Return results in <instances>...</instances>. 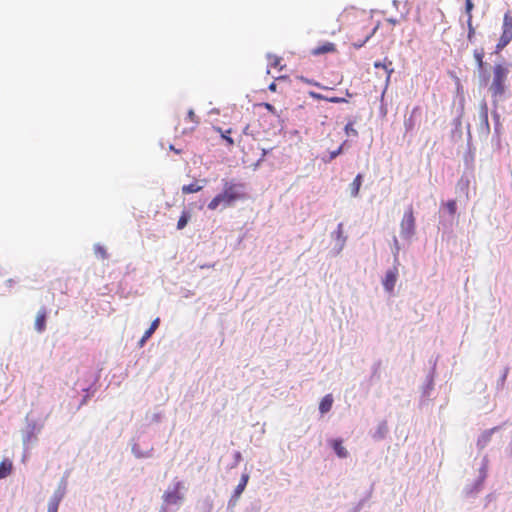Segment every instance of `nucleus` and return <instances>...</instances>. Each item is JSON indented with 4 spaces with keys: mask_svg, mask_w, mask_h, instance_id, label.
Returning <instances> with one entry per match:
<instances>
[{
    "mask_svg": "<svg viewBox=\"0 0 512 512\" xmlns=\"http://www.w3.org/2000/svg\"><path fill=\"white\" fill-rule=\"evenodd\" d=\"M247 198L245 185L243 183H235L232 181H225L223 190L217 194L209 203V210H216L220 205L223 207H230L237 201Z\"/></svg>",
    "mask_w": 512,
    "mask_h": 512,
    "instance_id": "1",
    "label": "nucleus"
},
{
    "mask_svg": "<svg viewBox=\"0 0 512 512\" xmlns=\"http://www.w3.org/2000/svg\"><path fill=\"white\" fill-rule=\"evenodd\" d=\"M509 74L508 64H496L493 67V78L489 91L491 92L492 98L501 97L505 93L506 81Z\"/></svg>",
    "mask_w": 512,
    "mask_h": 512,
    "instance_id": "2",
    "label": "nucleus"
},
{
    "mask_svg": "<svg viewBox=\"0 0 512 512\" xmlns=\"http://www.w3.org/2000/svg\"><path fill=\"white\" fill-rule=\"evenodd\" d=\"M512 41V15L506 12L503 17L502 34L496 45V51L504 49Z\"/></svg>",
    "mask_w": 512,
    "mask_h": 512,
    "instance_id": "3",
    "label": "nucleus"
},
{
    "mask_svg": "<svg viewBox=\"0 0 512 512\" xmlns=\"http://www.w3.org/2000/svg\"><path fill=\"white\" fill-rule=\"evenodd\" d=\"M400 231L404 238H411L415 233V218L411 205L404 212L400 223Z\"/></svg>",
    "mask_w": 512,
    "mask_h": 512,
    "instance_id": "4",
    "label": "nucleus"
},
{
    "mask_svg": "<svg viewBox=\"0 0 512 512\" xmlns=\"http://www.w3.org/2000/svg\"><path fill=\"white\" fill-rule=\"evenodd\" d=\"M183 488L182 482H177L172 491H166L163 494V501L165 505H176L181 502L183 496L180 493V490Z\"/></svg>",
    "mask_w": 512,
    "mask_h": 512,
    "instance_id": "5",
    "label": "nucleus"
},
{
    "mask_svg": "<svg viewBox=\"0 0 512 512\" xmlns=\"http://www.w3.org/2000/svg\"><path fill=\"white\" fill-rule=\"evenodd\" d=\"M398 277V269L396 267H393L392 269L388 270L385 274V277L382 281V284L384 286V289L391 293L394 290L396 281Z\"/></svg>",
    "mask_w": 512,
    "mask_h": 512,
    "instance_id": "6",
    "label": "nucleus"
},
{
    "mask_svg": "<svg viewBox=\"0 0 512 512\" xmlns=\"http://www.w3.org/2000/svg\"><path fill=\"white\" fill-rule=\"evenodd\" d=\"M185 121H187L190 125L187 128L182 129V134L194 131L197 125L199 124V118L192 109L188 111Z\"/></svg>",
    "mask_w": 512,
    "mask_h": 512,
    "instance_id": "7",
    "label": "nucleus"
},
{
    "mask_svg": "<svg viewBox=\"0 0 512 512\" xmlns=\"http://www.w3.org/2000/svg\"><path fill=\"white\" fill-rule=\"evenodd\" d=\"M334 52H336V46L334 43L331 42H325L311 50V54L314 56Z\"/></svg>",
    "mask_w": 512,
    "mask_h": 512,
    "instance_id": "8",
    "label": "nucleus"
},
{
    "mask_svg": "<svg viewBox=\"0 0 512 512\" xmlns=\"http://www.w3.org/2000/svg\"><path fill=\"white\" fill-rule=\"evenodd\" d=\"M46 318H47V310L46 308L42 307L37 315H36V319H35V329L41 333L45 330L46 328Z\"/></svg>",
    "mask_w": 512,
    "mask_h": 512,
    "instance_id": "9",
    "label": "nucleus"
},
{
    "mask_svg": "<svg viewBox=\"0 0 512 512\" xmlns=\"http://www.w3.org/2000/svg\"><path fill=\"white\" fill-rule=\"evenodd\" d=\"M308 95L315 99V100H324V101H328V102H331V103H344V102H347V99L344 98V97H337V96H333V97H327L323 94H320V93H317V92H314V91H309L308 92Z\"/></svg>",
    "mask_w": 512,
    "mask_h": 512,
    "instance_id": "10",
    "label": "nucleus"
},
{
    "mask_svg": "<svg viewBox=\"0 0 512 512\" xmlns=\"http://www.w3.org/2000/svg\"><path fill=\"white\" fill-rule=\"evenodd\" d=\"M160 323V319L156 318L152 321L150 327L145 331L144 335L140 339L138 345L139 347H143L146 341L152 336V334L156 331Z\"/></svg>",
    "mask_w": 512,
    "mask_h": 512,
    "instance_id": "11",
    "label": "nucleus"
},
{
    "mask_svg": "<svg viewBox=\"0 0 512 512\" xmlns=\"http://www.w3.org/2000/svg\"><path fill=\"white\" fill-rule=\"evenodd\" d=\"M331 446L339 458H346L348 456V451L343 446V441L341 439L332 440Z\"/></svg>",
    "mask_w": 512,
    "mask_h": 512,
    "instance_id": "12",
    "label": "nucleus"
},
{
    "mask_svg": "<svg viewBox=\"0 0 512 512\" xmlns=\"http://www.w3.org/2000/svg\"><path fill=\"white\" fill-rule=\"evenodd\" d=\"M362 182H363V175L362 174H358L354 178L352 183L350 184V195H351V197L355 198V197H357L359 195L360 188L362 186Z\"/></svg>",
    "mask_w": 512,
    "mask_h": 512,
    "instance_id": "13",
    "label": "nucleus"
},
{
    "mask_svg": "<svg viewBox=\"0 0 512 512\" xmlns=\"http://www.w3.org/2000/svg\"><path fill=\"white\" fill-rule=\"evenodd\" d=\"M13 470V463L10 459H4L0 463V479L8 477Z\"/></svg>",
    "mask_w": 512,
    "mask_h": 512,
    "instance_id": "14",
    "label": "nucleus"
},
{
    "mask_svg": "<svg viewBox=\"0 0 512 512\" xmlns=\"http://www.w3.org/2000/svg\"><path fill=\"white\" fill-rule=\"evenodd\" d=\"M374 67L375 68H383L387 73L386 81L388 82L390 80V77L394 72V69L392 68L391 60L385 58L383 62L377 61L374 63Z\"/></svg>",
    "mask_w": 512,
    "mask_h": 512,
    "instance_id": "15",
    "label": "nucleus"
},
{
    "mask_svg": "<svg viewBox=\"0 0 512 512\" xmlns=\"http://www.w3.org/2000/svg\"><path fill=\"white\" fill-rule=\"evenodd\" d=\"M62 493H54L48 502L47 512H58L59 504L62 500Z\"/></svg>",
    "mask_w": 512,
    "mask_h": 512,
    "instance_id": "16",
    "label": "nucleus"
},
{
    "mask_svg": "<svg viewBox=\"0 0 512 512\" xmlns=\"http://www.w3.org/2000/svg\"><path fill=\"white\" fill-rule=\"evenodd\" d=\"M213 129L220 134L221 138L226 142V145L228 147H232L234 145L233 138L230 137V134L232 133V129L229 128L227 130H223L221 127H213Z\"/></svg>",
    "mask_w": 512,
    "mask_h": 512,
    "instance_id": "17",
    "label": "nucleus"
},
{
    "mask_svg": "<svg viewBox=\"0 0 512 512\" xmlns=\"http://www.w3.org/2000/svg\"><path fill=\"white\" fill-rule=\"evenodd\" d=\"M332 405H333V397L331 394H327L322 398V400L319 404V410L322 414H325L331 410Z\"/></svg>",
    "mask_w": 512,
    "mask_h": 512,
    "instance_id": "18",
    "label": "nucleus"
},
{
    "mask_svg": "<svg viewBox=\"0 0 512 512\" xmlns=\"http://www.w3.org/2000/svg\"><path fill=\"white\" fill-rule=\"evenodd\" d=\"M377 30V26L367 31L363 36V39H358L352 42L354 48L359 49L365 45V43L374 35Z\"/></svg>",
    "mask_w": 512,
    "mask_h": 512,
    "instance_id": "19",
    "label": "nucleus"
},
{
    "mask_svg": "<svg viewBox=\"0 0 512 512\" xmlns=\"http://www.w3.org/2000/svg\"><path fill=\"white\" fill-rule=\"evenodd\" d=\"M248 480H249V475L247 473L242 474L240 482L234 490L235 498H238L242 494V492L245 490Z\"/></svg>",
    "mask_w": 512,
    "mask_h": 512,
    "instance_id": "20",
    "label": "nucleus"
},
{
    "mask_svg": "<svg viewBox=\"0 0 512 512\" xmlns=\"http://www.w3.org/2000/svg\"><path fill=\"white\" fill-rule=\"evenodd\" d=\"M191 219V214L190 212L184 210L181 214V216L179 217V220L177 222V229L178 230H182L186 227L187 223L189 222V220Z\"/></svg>",
    "mask_w": 512,
    "mask_h": 512,
    "instance_id": "21",
    "label": "nucleus"
},
{
    "mask_svg": "<svg viewBox=\"0 0 512 512\" xmlns=\"http://www.w3.org/2000/svg\"><path fill=\"white\" fill-rule=\"evenodd\" d=\"M418 109H419L418 107H415L412 110L410 117L404 121V126H405L406 131H412L414 129V127L416 125L414 115L418 111Z\"/></svg>",
    "mask_w": 512,
    "mask_h": 512,
    "instance_id": "22",
    "label": "nucleus"
},
{
    "mask_svg": "<svg viewBox=\"0 0 512 512\" xmlns=\"http://www.w3.org/2000/svg\"><path fill=\"white\" fill-rule=\"evenodd\" d=\"M494 429L486 430L478 439V445L484 447L491 439Z\"/></svg>",
    "mask_w": 512,
    "mask_h": 512,
    "instance_id": "23",
    "label": "nucleus"
},
{
    "mask_svg": "<svg viewBox=\"0 0 512 512\" xmlns=\"http://www.w3.org/2000/svg\"><path fill=\"white\" fill-rule=\"evenodd\" d=\"M297 80H299L300 82H303L305 84H308V85H312V86H315V87H318L320 89H324V90H327L328 87L322 85L321 83L313 80V79H309L307 77H304V76H297Z\"/></svg>",
    "mask_w": 512,
    "mask_h": 512,
    "instance_id": "24",
    "label": "nucleus"
},
{
    "mask_svg": "<svg viewBox=\"0 0 512 512\" xmlns=\"http://www.w3.org/2000/svg\"><path fill=\"white\" fill-rule=\"evenodd\" d=\"M268 60H269L270 66H272L274 68H278L279 70L283 69L284 65L281 64V62H282L281 57H279L277 55L269 54Z\"/></svg>",
    "mask_w": 512,
    "mask_h": 512,
    "instance_id": "25",
    "label": "nucleus"
},
{
    "mask_svg": "<svg viewBox=\"0 0 512 512\" xmlns=\"http://www.w3.org/2000/svg\"><path fill=\"white\" fill-rule=\"evenodd\" d=\"M345 11L339 14V16L336 19V23L332 25L331 29L329 30L330 34L334 35L337 32L341 31L342 29V18L344 17Z\"/></svg>",
    "mask_w": 512,
    "mask_h": 512,
    "instance_id": "26",
    "label": "nucleus"
},
{
    "mask_svg": "<svg viewBox=\"0 0 512 512\" xmlns=\"http://www.w3.org/2000/svg\"><path fill=\"white\" fill-rule=\"evenodd\" d=\"M473 56H474V58L476 60L478 68L480 70L483 69V66H484V61H483V59H484V50L482 48L474 50Z\"/></svg>",
    "mask_w": 512,
    "mask_h": 512,
    "instance_id": "27",
    "label": "nucleus"
},
{
    "mask_svg": "<svg viewBox=\"0 0 512 512\" xmlns=\"http://www.w3.org/2000/svg\"><path fill=\"white\" fill-rule=\"evenodd\" d=\"M200 190H202V186L198 185L197 183H191L182 187L183 194L196 193Z\"/></svg>",
    "mask_w": 512,
    "mask_h": 512,
    "instance_id": "28",
    "label": "nucleus"
},
{
    "mask_svg": "<svg viewBox=\"0 0 512 512\" xmlns=\"http://www.w3.org/2000/svg\"><path fill=\"white\" fill-rule=\"evenodd\" d=\"M474 9V3L472 0H465V13L467 15V19H472V11Z\"/></svg>",
    "mask_w": 512,
    "mask_h": 512,
    "instance_id": "29",
    "label": "nucleus"
},
{
    "mask_svg": "<svg viewBox=\"0 0 512 512\" xmlns=\"http://www.w3.org/2000/svg\"><path fill=\"white\" fill-rule=\"evenodd\" d=\"M445 207L447 208L448 212L450 215H454L456 213V209H457V204H456V201L455 200H449L446 204H445Z\"/></svg>",
    "mask_w": 512,
    "mask_h": 512,
    "instance_id": "30",
    "label": "nucleus"
},
{
    "mask_svg": "<svg viewBox=\"0 0 512 512\" xmlns=\"http://www.w3.org/2000/svg\"><path fill=\"white\" fill-rule=\"evenodd\" d=\"M467 26H468V39L471 41L475 34V29L472 25V19H467Z\"/></svg>",
    "mask_w": 512,
    "mask_h": 512,
    "instance_id": "31",
    "label": "nucleus"
},
{
    "mask_svg": "<svg viewBox=\"0 0 512 512\" xmlns=\"http://www.w3.org/2000/svg\"><path fill=\"white\" fill-rule=\"evenodd\" d=\"M345 132L347 135H354V136H357V131L356 129L354 128L353 126V123L352 122H349L346 124L345 126Z\"/></svg>",
    "mask_w": 512,
    "mask_h": 512,
    "instance_id": "32",
    "label": "nucleus"
},
{
    "mask_svg": "<svg viewBox=\"0 0 512 512\" xmlns=\"http://www.w3.org/2000/svg\"><path fill=\"white\" fill-rule=\"evenodd\" d=\"M342 150H343V144L340 147H338V149L330 152L329 160L335 159L338 155H340L342 153Z\"/></svg>",
    "mask_w": 512,
    "mask_h": 512,
    "instance_id": "33",
    "label": "nucleus"
},
{
    "mask_svg": "<svg viewBox=\"0 0 512 512\" xmlns=\"http://www.w3.org/2000/svg\"><path fill=\"white\" fill-rule=\"evenodd\" d=\"M262 106H264L273 115H278L275 107L272 104H270V103H263Z\"/></svg>",
    "mask_w": 512,
    "mask_h": 512,
    "instance_id": "34",
    "label": "nucleus"
},
{
    "mask_svg": "<svg viewBox=\"0 0 512 512\" xmlns=\"http://www.w3.org/2000/svg\"><path fill=\"white\" fill-rule=\"evenodd\" d=\"M269 90L272 91V92H276L277 91V85L275 82H272L270 85H269Z\"/></svg>",
    "mask_w": 512,
    "mask_h": 512,
    "instance_id": "35",
    "label": "nucleus"
},
{
    "mask_svg": "<svg viewBox=\"0 0 512 512\" xmlns=\"http://www.w3.org/2000/svg\"><path fill=\"white\" fill-rule=\"evenodd\" d=\"M342 232H343V224L340 223L337 226V234H338V236H341Z\"/></svg>",
    "mask_w": 512,
    "mask_h": 512,
    "instance_id": "36",
    "label": "nucleus"
},
{
    "mask_svg": "<svg viewBox=\"0 0 512 512\" xmlns=\"http://www.w3.org/2000/svg\"><path fill=\"white\" fill-rule=\"evenodd\" d=\"M99 251H100V254H101V256H102L103 258H104V257H106V252H105V250H104V249L100 248V249H99Z\"/></svg>",
    "mask_w": 512,
    "mask_h": 512,
    "instance_id": "37",
    "label": "nucleus"
},
{
    "mask_svg": "<svg viewBox=\"0 0 512 512\" xmlns=\"http://www.w3.org/2000/svg\"><path fill=\"white\" fill-rule=\"evenodd\" d=\"M394 243L396 245V253H398L399 247H398V240H397V238H394Z\"/></svg>",
    "mask_w": 512,
    "mask_h": 512,
    "instance_id": "38",
    "label": "nucleus"
},
{
    "mask_svg": "<svg viewBox=\"0 0 512 512\" xmlns=\"http://www.w3.org/2000/svg\"><path fill=\"white\" fill-rule=\"evenodd\" d=\"M345 95H346L347 97H352V96H353V94H352V93H350V92H349V90H346V91H345Z\"/></svg>",
    "mask_w": 512,
    "mask_h": 512,
    "instance_id": "39",
    "label": "nucleus"
},
{
    "mask_svg": "<svg viewBox=\"0 0 512 512\" xmlns=\"http://www.w3.org/2000/svg\"><path fill=\"white\" fill-rule=\"evenodd\" d=\"M248 130H249V125H247V126L243 129V133H244V134H248Z\"/></svg>",
    "mask_w": 512,
    "mask_h": 512,
    "instance_id": "40",
    "label": "nucleus"
},
{
    "mask_svg": "<svg viewBox=\"0 0 512 512\" xmlns=\"http://www.w3.org/2000/svg\"><path fill=\"white\" fill-rule=\"evenodd\" d=\"M163 511H164V512H167L165 508H163Z\"/></svg>",
    "mask_w": 512,
    "mask_h": 512,
    "instance_id": "41",
    "label": "nucleus"
}]
</instances>
